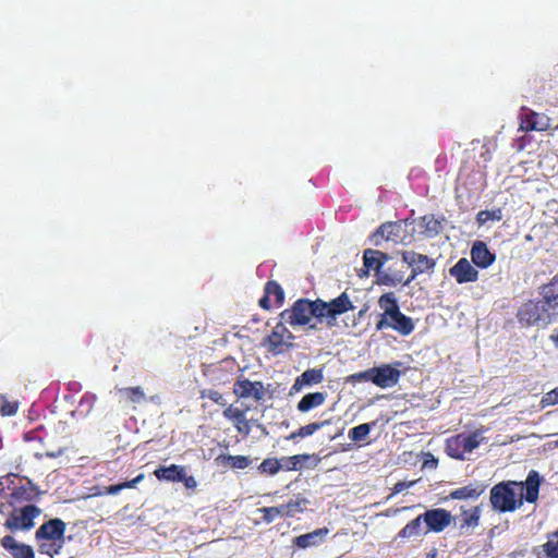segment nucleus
Returning a JSON list of instances; mask_svg holds the SVG:
<instances>
[{
  "label": "nucleus",
  "instance_id": "nucleus-1",
  "mask_svg": "<svg viewBox=\"0 0 558 558\" xmlns=\"http://www.w3.org/2000/svg\"><path fill=\"white\" fill-rule=\"evenodd\" d=\"M542 477L535 470L527 473L525 481H502L495 484L489 492V502L498 513L513 512L524 501L535 504L538 499Z\"/></svg>",
  "mask_w": 558,
  "mask_h": 558
},
{
  "label": "nucleus",
  "instance_id": "nucleus-2",
  "mask_svg": "<svg viewBox=\"0 0 558 558\" xmlns=\"http://www.w3.org/2000/svg\"><path fill=\"white\" fill-rule=\"evenodd\" d=\"M39 495L38 487L29 480L14 473L0 476V514H5L17 504L35 500Z\"/></svg>",
  "mask_w": 558,
  "mask_h": 558
},
{
  "label": "nucleus",
  "instance_id": "nucleus-3",
  "mask_svg": "<svg viewBox=\"0 0 558 558\" xmlns=\"http://www.w3.org/2000/svg\"><path fill=\"white\" fill-rule=\"evenodd\" d=\"M378 306L383 313L376 323V330L391 329L403 337L414 331L415 324L413 319L400 311L398 300L393 292L381 294L378 299Z\"/></svg>",
  "mask_w": 558,
  "mask_h": 558
},
{
  "label": "nucleus",
  "instance_id": "nucleus-4",
  "mask_svg": "<svg viewBox=\"0 0 558 558\" xmlns=\"http://www.w3.org/2000/svg\"><path fill=\"white\" fill-rule=\"evenodd\" d=\"M66 524L59 518L44 522L35 532L38 551L50 558L61 554L65 544Z\"/></svg>",
  "mask_w": 558,
  "mask_h": 558
},
{
  "label": "nucleus",
  "instance_id": "nucleus-5",
  "mask_svg": "<svg viewBox=\"0 0 558 558\" xmlns=\"http://www.w3.org/2000/svg\"><path fill=\"white\" fill-rule=\"evenodd\" d=\"M402 366V362H393L391 364H383L368 368L364 372L351 375L352 381H371L379 388H390L399 383L402 375V371L399 367Z\"/></svg>",
  "mask_w": 558,
  "mask_h": 558
},
{
  "label": "nucleus",
  "instance_id": "nucleus-6",
  "mask_svg": "<svg viewBox=\"0 0 558 558\" xmlns=\"http://www.w3.org/2000/svg\"><path fill=\"white\" fill-rule=\"evenodd\" d=\"M555 315L544 298L527 300L517 312L518 322L524 327L547 326L553 322Z\"/></svg>",
  "mask_w": 558,
  "mask_h": 558
},
{
  "label": "nucleus",
  "instance_id": "nucleus-7",
  "mask_svg": "<svg viewBox=\"0 0 558 558\" xmlns=\"http://www.w3.org/2000/svg\"><path fill=\"white\" fill-rule=\"evenodd\" d=\"M349 310V296L347 291L342 292L338 298L330 302H325L320 299L315 300V318L318 323H326L328 326H333L337 316L345 313Z\"/></svg>",
  "mask_w": 558,
  "mask_h": 558
},
{
  "label": "nucleus",
  "instance_id": "nucleus-8",
  "mask_svg": "<svg viewBox=\"0 0 558 558\" xmlns=\"http://www.w3.org/2000/svg\"><path fill=\"white\" fill-rule=\"evenodd\" d=\"M12 511L9 513L3 525L11 532L29 531L34 527V520L41 513V510L35 505H26L21 508L16 506L11 507Z\"/></svg>",
  "mask_w": 558,
  "mask_h": 558
},
{
  "label": "nucleus",
  "instance_id": "nucleus-9",
  "mask_svg": "<svg viewBox=\"0 0 558 558\" xmlns=\"http://www.w3.org/2000/svg\"><path fill=\"white\" fill-rule=\"evenodd\" d=\"M481 444L480 434L477 432L466 434L461 433L446 439V453L456 460H464L465 453L472 452Z\"/></svg>",
  "mask_w": 558,
  "mask_h": 558
},
{
  "label": "nucleus",
  "instance_id": "nucleus-10",
  "mask_svg": "<svg viewBox=\"0 0 558 558\" xmlns=\"http://www.w3.org/2000/svg\"><path fill=\"white\" fill-rule=\"evenodd\" d=\"M315 301L308 299L296 300L290 308L284 310L280 314V319L292 326L307 325L312 318H315Z\"/></svg>",
  "mask_w": 558,
  "mask_h": 558
},
{
  "label": "nucleus",
  "instance_id": "nucleus-11",
  "mask_svg": "<svg viewBox=\"0 0 558 558\" xmlns=\"http://www.w3.org/2000/svg\"><path fill=\"white\" fill-rule=\"evenodd\" d=\"M293 339V333L286 327V323L280 319L272 328L270 335L264 339L263 345L267 348L268 352L271 354L278 355L293 347L291 342Z\"/></svg>",
  "mask_w": 558,
  "mask_h": 558
},
{
  "label": "nucleus",
  "instance_id": "nucleus-12",
  "mask_svg": "<svg viewBox=\"0 0 558 558\" xmlns=\"http://www.w3.org/2000/svg\"><path fill=\"white\" fill-rule=\"evenodd\" d=\"M407 238L405 223L403 221H389L381 223L372 235L373 243L378 246L381 241L403 243Z\"/></svg>",
  "mask_w": 558,
  "mask_h": 558
},
{
  "label": "nucleus",
  "instance_id": "nucleus-13",
  "mask_svg": "<svg viewBox=\"0 0 558 558\" xmlns=\"http://www.w3.org/2000/svg\"><path fill=\"white\" fill-rule=\"evenodd\" d=\"M520 130L524 132H545L551 126V119L545 113H538L525 106L520 110Z\"/></svg>",
  "mask_w": 558,
  "mask_h": 558
},
{
  "label": "nucleus",
  "instance_id": "nucleus-14",
  "mask_svg": "<svg viewBox=\"0 0 558 558\" xmlns=\"http://www.w3.org/2000/svg\"><path fill=\"white\" fill-rule=\"evenodd\" d=\"M402 260L411 268L408 282H412L421 274L433 270L436 265L433 258L414 251H404L402 253Z\"/></svg>",
  "mask_w": 558,
  "mask_h": 558
},
{
  "label": "nucleus",
  "instance_id": "nucleus-15",
  "mask_svg": "<svg viewBox=\"0 0 558 558\" xmlns=\"http://www.w3.org/2000/svg\"><path fill=\"white\" fill-rule=\"evenodd\" d=\"M233 393L238 399L252 398L259 402L264 399L266 389L262 381H252L245 377H240L233 384Z\"/></svg>",
  "mask_w": 558,
  "mask_h": 558
},
{
  "label": "nucleus",
  "instance_id": "nucleus-16",
  "mask_svg": "<svg viewBox=\"0 0 558 558\" xmlns=\"http://www.w3.org/2000/svg\"><path fill=\"white\" fill-rule=\"evenodd\" d=\"M421 518L423 519V522L427 526V532H435L440 533L442 532L447 526L450 525L453 517L451 513L444 509V508H435L426 510L424 513L421 514Z\"/></svg>",
  "mask_w": 558,
  "mask_h": 558
},
{
  "label": "nucleus",
  "instance_id": "nucleus-17",
  "mask_svg": "<svg viewBox=\"0 0 558 558\" xmlns=\"http://www.w3.org/2000/svg\"><path fill=\"white\" fill-rule=\"evenodd\" d=\"M390 259L387 253L381 251L367 248L363 253L364 268L359 272L360 277L367 276L371 270L375 271L377 282L379 281V275L384 270L385 264Z\"/></svg>",
  "mask_w": 558,
  "mask_h": 558
},
{
  "label": "nucleus",
  "instance_id": "nucleus-18",
  "mask_svg": "<svg viewBox=\"0 0 558 558\" xmlns=\"http://www.w3.org/2000/svg\"><path fill=\"white\" fill-rule=\"evenodd\" d=\"M482 505L472 507H460V514L457 518L459 520V531L461 535H471L473 531L480 525L482 515Z\"/></svg>",
  "mask_w": 558,
  "mask_h": 558
},
{
  "label": "nucleus",
  "instance_id": "nucleus-19",
  "mask_svg": "<svg viewBox=\"0 0 558 558\" xmlns=\"http://www.w3.org/2000/svg\"><path fill=\"white\" fill-rule=\"evenodd\" d=\"M408 266L403 264H391L384 267L383 272L379 275L378 284L388 286V287H397L399 284L409 286L411 282H408V277L405 278V269Z\"/></svg>",
  "mask_w": 558,
  "mask_h": 558
},
{
  "label": "nucleus",
  "instance_id": "nucleus-20",
  "mask_svg": "<svg viewBox=\"0 0 558 558\" xmlns=\"http://www.w3.org/2000/svg\"><path fill=\"white\" fill-rule=\"evenodd\" d=\"M449 275L453 277L459 284L475 282L478 279V271L465 257L460 258L449 268Z\"/></svg>",
  "mask_w": 558,
  "mask_h": 558
},
{
  "label": "nucleus",
  "instance_id": "nucleus-21",
  "mask_svg": "<svg viewBox=\"0 0 558 558\" xmlns=\"http://www.w3.org/2000/svg\"><path fill=\"white\" fill-rule=\"evenodd\" d=\"M324 380V372L322 368H308L298 376L291 387V393L299 392L305 387L318 385Z\"/></svg>",
  "mask_w": 558,
  "mask_h": 558
},
{
  "label": "nucleus",
  "instance_id": "nucleus-22",
  "mask_svg": "<svg viewBox=\"0 0 558 558\" xmlns=\"http://www.w3.org/2000/svg\"><path fill=\"white\" fill-rule=\"evenodd\" d=\"M471 259L477 267L487 268L495 262L496 255L488 250L485 242L475 241L471 248Z\"/></svg>",
  "mask_w": 558,
  "mask_h": 558
},
{
  "label": "nucleus",
  "instance_id": "nucleus-23",
  "mask_svg": "<svg viewBox=\"0 0 558 558\" xmlns=\"http://www.w3.org/2000/svg\"><path fill=\"white\" fill-rule=\"evenodd\" d=\"M0 544L4 549L10 551L13 558H36L31 545L17 543L11 535L3 536Z\"/></svg>",
  "mask_w": 558,
  "mask_h": 558
},
{
  "label": "nucleus",
  "instance_id": "nucleus-24",
  "mask_svg": "<svg viewBox=\"0 0 558 558\" xmlns=\"http://www.w3.org/2000/svg\"><path fill=\"white\" fill-rule=\"evenodd\" d=\"M486 485L480 482L470 483L450 492L448 498L453 500L477 499L486 489Z\"/></svg>",
  "mask_w": 558,
  "mask_h": 558
},
{
  "label": "nucleus",
  "instance_id": "nucleus-25",
  "mask_svg": "<svg viewBox=\"0 0 558 558\" xmlns=\"http://www.w3.org/2000/svg\"><path fill=\"white\" fill-rule=\"evenodd\" d=\"M539 294L551 307V312L558 315V272L547 283L539 287Z\"/></svg>",
  "mask_w": 558,
  "mask_h": 558
},
{
  "label": "nucleus",
  "instance_id": "nucleus-26",
  "mask_svg": "<svg viewBox=\"0 0 558 558\" xmlns=\"http://www.w3.org/2000/svg\"><path fill=\"white\" fill-rule=\"evenodd\" d=\"M328 530L327 529H317L313 532L302 534L296 536L293 539V544L299 548H307L313 546H318L323 541L324 537L327 535Z\"/></svg>",
  "mask_w": 558,
  "mask_h": 558
},
{
  "label": "nucleus",
  "instance_id": "nucleus-27",
  "mask_svg": "<svg viewBox=\"0 0 558 558\" xmlns=\"http://www.w3.org/2000/svg\"><path fill=\"white\" fill-rule=\"evenodd\" d=\"M218 466L244 470L250 466L251 460L246 456L219 454L215 459Z\"/></svg>",
  "mask_w": 558,
  "mask_h": 558
},
{
  "label": "nucleus",
  "instance_id": "nucleus-28",
  "mask_svg": "<svg viewBox=\"0 0 558 558\" xmlns=\"http://www.w3.org/2000/svg\"><path fill=\"white\" fill-rule=\"evenodd\" d=\"M327 393L326 392H310L306 393L296 405L298 411L305 413L313 409H316L320 405H323L326 401Z\"/></svg>",
  "mask_w": 558,
  "mask_h": 558
},
{
  "label": "nucleus",
  "instance_id": "nucleus-29",
  "mask_svg": "<svg viewBox=\"0 0 558 558\" xmlns=\"http://www.w3.org/2000/svg\"><path fill=\"white\" fill-rule=\"evenodd\" d=\"M184 465L171 464L169 466H159L154 471V475L159 481L180 482L181 475L184 471Z\"/></svg>",
  "mask_w": 558,
  "mask_h": 558
},
{
  "label": "nucleus",
  "instance_id": "nucleus-30",
  "mask_svg": "<svg viewBox=\"0 0 558 558\" xmlns=\"http://www.w3.org/2000/svg\"><path fill=\"white\" fill-rule=\"evenodd\" d=\"M421 232L428 238L438 235L442 229L441 223L434 215H425L421 219Z\"/></svg>",
  "mask_w": 558,
  "mask_h": 558
},
{
  "label": "nucleus",
  "instance_id": "nucleus-31",
  "mask_svg": "<svg viewBox=\"0 0 558 558\" xmlns=\"http://www.w3.org/2000/svg\"><path fill=\"white\" fill-rule=\"evenodd\" d=\"M313 456L307 453L281 458L282 469L286 471L301 470Z\"/></svg>",
  "mask_w": 558,
  "mask_h": 558
},
{
  "label": "nucleus",
  "instance_id": "nucleus-32",
  "mask_svg": "<svg viewBox=\"0 0 558 558\" xmlns=\"http://www.w3.org/2000/svg\"><path fill=\"white\" fill-rule=\"evenodd\" d=\"M422 522L423 519L421 514L415 519L408 522L398 533V537L400 538H413L417 537L422 534Z\"/></svg>",
  "mask_w": 558,
  "mask_h": 558
},
{
  "label": "nucleus",
  "instance_id": "nucleus-33",
  "mask_svg": "<svg viewBox=\"0 0 558 558\" xmlns=\"http://www.w3.org/2000/svg\"><path fill=\"white\" fill-rule=\"evenodd\" d=\"M286 504L288 508V517L292 518L298 513L304 512L310 501L301 494H298Z\"/></svg>",
  "mask_w": 558,
  "mask_h": 558
},
{
  "label": "nucleus",
  "instance_id": "nucleus-34",
  "mask_svg": "<svg viewBox=\"0 0 558 558\" xmlns=\"http://www.w3.org/2000/svg\"><path fill=\"white\" fill-rule=\"evenodd\" d=\"M325 425V422H313L305 426L300 427L299 429L292 432L290 435L286 437L287 440H296V438H304L313 435L315 432L319 430Z\"/></svg>",
  "mask_w": 558,
  "mask_h": 558
},
{
  "label": "nucleus",
  "instance_id": "nucleus-35",
  "mask_svg": "<svg viewBox=\"0 0 558 558\" xmlns=\"http://www.w3.org/2000/svg\"><path fill=\"white\" fill-rule=\"evenodd\" d=\"M264 292L270 296L274 298V304L277 306H281L284 302V291L282 287L274 280L268 281L265 284Z\"/></svg>",
  "mask_w": 558,
  "mask_h": 558
},
{
  "label": "nucleus",
  "instance_id": "nucleus-36",
  "mask_svg": "<svg viewBox=\"0 0 558 558\" xmlns=\"http://www.w3.org/2000/svg\"><path fill=\"white\" fill-rule=\"evenodd\" d=\"M541 547L545 557L558 558V530L549 533L547 541Z\"/></svg>",
  "mask_w": 558,
  "mask_h": 558
},
{
  "label": "nucleus",
  "instance_id": "nucleus-37",
  "mask_svg": "<svg viewBox=\"0 0 558 558\" xmlns=\"http://www.w3.org/2000/svg\"><path fill=\"white\" fill-rule=\"evenodd\" d=\"M125 401L131 403H141L145 400V392L141 387H126L119 389Z\"/></svg>",
  "mask_w": 558,
  "mask_h": 558
},
{
  "label": "nucleus",
  "instance_id": "nucleus-38",
  "mask_svg": "<svg viewBox=\"0 0 558 558\" xmlns=\"http://www.w3.org/2000/svg\"><path fill=\"white\" fill-rule=\"evenodd\" d=\"M20 407L17 400H10L7 395H0V414L2 416H12L16 414Z\"/></svg>",
  "mask_w": 558,
  "mask_h": 558
},
{
  "label": "nucleus",
  "instance_id": "nucleus-39",
  "mask_svg": "<svg viewBox=\"0 0 558 558\" xmlns=\"http://www.w3.org/2000/svg\"><path fill=\"white\" fill-rule=\"evenodd\" d=\"M143 478H144V474L141 473L135 478H133L131 481H126V482H123V483H120V484H114V485L107 486L105 488V493L108 494V495H117L122 489L134 488L137 483L143 481Z\"/></svg>",
  "mask_w": 558,
  "mask_h": 558
},
{
  "label": "nucleus",
  "instance_id": "nucleus-40",
  "mask_svg": "<svg viewBox=\"0 0 558 558\" xmlns=\"http://www.w3.org/2000/svg\"><path fill=\"white\" fill-rule=\"evenodd\" d=\"M282 469L281 459L267 458L258 466L260 473L275 475Z\"/></svg>",
  "mask_w": 558,
  "mask_h": 558
},
{
  "label": "nucleus",
  "instance_id": "nucleus-41",
  "mask_svg": "<svg viewBox=\"0 0 558 558\" xmlns=\"http://www.w3.org/2000/svg\"><path fill=\"white\" fill-rule=\"evenodd\" d=\"M199 397H201V399H209L213 402H215L216 404H219L221 407L227 405L223 395L220 391L215 390V389H202L199 391Z\"/></svg>",
  "mask_w": 558,
  "mask_h": 558
},
{
  "label": "nucleus",
  "instance_id": "nucleus-42",
  "mask_svg": "<svg viewBox=\"0 0 558 558\" xmlns=\"http://www.w3.org/2000/svg\"><path fill=\"white\" fill-rule=\"evenodd\" d=\"M372 424L363 423L351 429V439L354 441H363L369 434Z\"/></svg>",
  "mask_w": 558,
  "mask_h": 558
},
{
  "label": "nucleus",
  "instance_id": "nucleus-43",
  "mask_svg": "<svg viewBox=\"0 0 558 558\" xmlns=\"http://www.w3.org/2000/svg\"><path fill=\"white\" fill-rule=\"evenodd\" d=\"M500 219H501V210L500 209H496V210L485 209V210H481L476 215V221L478 222V225H484L488 220H500Z\"/></svg>",
  "mask_w": 558,
  "mask_h": 558
},
{
  "label": "nucleus",
  "instance_id": "nucleus-44",
  "mask_svg": "<svg viewBox=\"0 0 558 558\" xmlns=\"http://www.w3.org/2000/svg\"><path fill=\"white\" fill-rule=\"evenodd\" d=\"M223 417L232 421L234 424L245 416V412L239 408H234L232 405H226V409L222 412Z\"/></svg>",
  "mask_w": 558,
  "mask_h": 558
},
{
  "label": "nucleus",
  "instance_id": "nucleus-45",
  "mask_svg": "<svg viewBox=\"0 0 558 558\" xmlns=\"http://www.w3.org/2000/svg\"><path fill=\"white\" fill-rule=\"evenodd\" d=\"M541 403L543 408L558 404V387L546 392L542 397Z\"/></svg>",
  "mask_w": 558,
  "mask_h": 558
},
{
  "label": "nucleus",
  "instance_id": "nucleus-46",
  "mask_svg": "<svg viewBox=\"0 0 558 558\" xmlns=\"http://www.w3.org/2000/svg\"><path fill=\"white\" fill-rule=\"evenodd\" d=\"M258 512L263 513V521L267 524L271 523L276 518H278L275 507H263L258 509Z\"/></svg>",
  "mask_w": 558,
  "mask_h": 558
},
{
  "label": "nucleus",
  "instance_id": "nucleus-47",
  "mask_svg": "<svg viewBox=\"0 0 558 558\" xmlns=\"http://www.w3.org/2000/svg\"><path fill=\"white\" fill-rule=\"evenodd\" d=\"M234 427L239 434H242L244 436H248L252 430L251 422L248 420H246L245 416L242 417L240 421H238L234 424Z\"/></svg>",
  "mask_w": 558,
  "mask_h": 558
},
{
  "label": "nucleus",
  "instance_id": "nucleus-48",
  "mask_svg": "<svg viewBox=\"0 0 558 558\" xmlns=\"http://www.w3.org/2000/svg\"><path fill=\"white\" fill-rule=\"evenodd\" d=\"M180 482L183 483L186 489H195L197 486V481L195 480V477L193 475H187L186 468L184 469L181 475Z\"/></svg>",
  "mask_w": 558,
  "mask_h": 558
},
{
  "label": "nucleus",
  "instance_id": "nucleus-49",
  "mask_svg": "<svg viewBox=\"0 0 558 558\" xmlns=\"http://www.w3.org/2000/svg\"><path fill=\"white\" fill-rule=\"evenodd\" d=\"M64 451H65L64 448H58L56 450H46L44 453H36L35 457L38 459H41L44 457L54 459V458L62 456L64 453Z\"/></svg>",
  "mask_w": 558,
  "mask_h": 558
},
{
  "label": "nucleus",
  "instance_id": "nucleus-50",
  "mask_svg": "<svg viewBox=\"0 0 558 558\" xmlns=\"http://www.w3.org/2000/svg\"><path fill=\"white\" fill-rule=\"evenodd\" d=\"M413 484H414V482L408 483V482L399 481L393 485L392 493L399 494V493L403 492L404 489L409 488L410 486H412Z\"/></svg>",
  "mask_w": 558,
  "mask_h": 558
},
{
  "label": "nucleus",
  "instance_id": "nucleus-51",
  "mask_svg": "<svg viewBox=\"0 0 558 558\" xmlns=\"http://www.w3.org/2000/svg\"><path fill=\"white\" fill-rule=\"evenodd\" d=\"M270 296H268L266 293L259 299L258 304L264 310H270L271 308V302Z\"/></svg>",
  "mask_w": 558,
  "mask_h": 558
},
{
  "label": "nucleus",
  "instance_id": "nucleus-52",
  "mask_svg": "<svg viewBox=\"0 0 558 558\" xmlns=\"http://www.w3.org/2000/svg\"><path fill=\"white\" fill-rule=\"evenodd\" d=\"M95 400H96V397L94 395L86 393L82 398L81 404L83 405L84 403H87L88 410H90L93 408V404H94Z\"/></svg>",
  "mask_w": 558,
  "mask_h": 558
},
{
  "label": "nucleus",
  "instance_id": "nucleus-53",
  "mask_svg": "<svg viewBox=\"0 0 558 558\" xmlns=\"http://www.w3.org/2000/svg\"><path fill=\"white\" fill-rule=\"evenodd\" d=\"M275 508H276V510H278V513H277L278 517L289 518L288 517L287 504L280 505V506L275 507Z\"/></svg>",
  "mask_w": 558,
  "mask_h": 558
},
{
  "label": "nucleus",
  "instance_id": "nucleus-54",
  "mask_svg": "<svg viewBox=\"0 0 558 558\" xmlns=\"http://www.w3.org/2000/svg\"><path fill=\"white\" fill-rule=\"evenodd\" d=\"M550 340L556 347H558V329L550 335Z\"/></svg>",
  "mask_w": 558,
  "mask_h": 558
},
{
  "label": "nucleus",
  "instance_id": "nucleus-55",
  "mask_svg": "<svg viewBox=\"0 0 558 558\" xmlns=\"http://www.w3.org/2000/svg\"><path fill=\"white\" fill-rule=\"evenodd\" d=\"M428 456L430 457V461L426 460L424 462V465L429 464L430 466H436L437 465V460L430 453Z\"/></svg>",
  "mask_w": 558,
  "mask_h": 558
},
{
  "label": "nucleus",
  "instance_id": "nucleus-56",
  "mask_svg": "<svg viewBox=\"0 0 558 558\" xmlns=\"http://www.w3.org/2000/svg\"><path fill=\"white\" fill-rule=\"evenodd\" d=\"M366 311H367V307L360 310L359 314H357V318L360 319L365 314Z\"/></svg>",
  "mask_w": 558,
  "mask_h": 558
},
{
  "label": "nucleus",
  "instance_id": "nucleus-57",
  "mask_svg": "<svg viewBox=\"0 0 558 558\" xmlns=\"http://www.w3.org/2000/svg\"><path fill=\"white\" fill-rule=\"evenodd\" d=\"M435 557H436V553H435V551H433V553H428V554L426 555V558H435Z\"/></svg>",
  "mask_w": 558,
  "mask_h": 558
},
{
  "label": "nucleus",
  "instance_id": "nucleus-58",
  "mask_svg": "<svg viewBox=\"0 0 558 558\" xmlns=\"http://www.w3.org/2000/svg\"><path fill=\"white\" fill-rule=\"evenodd\" d=\"M555 447L558 448V439L555 441Z\"/></svg>",
  "mask_w": 558,
  "mask_h": 558
}]
</instances>
